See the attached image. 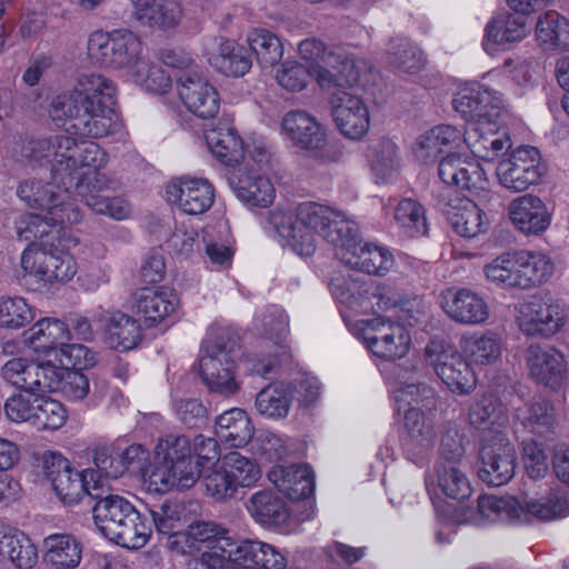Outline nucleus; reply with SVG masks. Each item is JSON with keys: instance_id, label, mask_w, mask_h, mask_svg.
Returning a JSON list of instances; mask_svg holds the SVG:
<instances>
[{"instance_id": "f257e3e1", "label": "nucleus", "mask_w": 569, "mask_h": 569, "mask_svg": "<svg viewBox=\"0 0 569 569\" xmlns=\"http://www.w3.org/2000/svg\"><path fill=\"white\" fill-rule=\"evenodd\" d=\"M116 103L113 82L101 74L79 78L72 91L57 96L49 108L53 121L70 136L52 138L51 179L58 189L71 191L80 176L74 171L79 142L74 137L102 138L110 133L112 106Z\"/></svg>"}, {"instance_id": "f03ea898", "label": "nucleus", "mask_w": 569, "mask_h": 569, "mask_svg": "<svg viewBox=\"0 0 569 569\" xmlns=\"http://www.w3.org/2000/svg\"><path fill=\"white\" fill-rule=\"evenodd\" d=\"M92 518L99 532L109 541L127 548L144 547L153 528L163 536H176L181 529L179 507L163 502L139 511L124 497L109 491L92 492Z\"/></svg>"}, {"instance_id": "7ed1b4c3", "label": "nucleus", "mask_w": 569, "mask_h": 569, "mask_svg": "<svg viewBox=\"0 0 569 569\" xmlns=\"http://www.w3.org/2000/svg\"><path fill=\"white\" fill-rule=\"evenodd\" d=\"M240 336L231 328H219L203 346L198 373L210 392L230 396L239 386L234 377L236 361L247 366L251 375L269 379L280 366L279 355H247L240 351Z\"/></svg>"}, {"instance_id": "20e7f679", "label": "nucleus", "mask_w": 569, "mask_h": 569, "mask_svg": "<svg viewBox=\"0 0 569 569\" xmlns=\"http://www.w3.org/2000/svg\"><path fill=\"white\" fill-rule=\"evenodd\" d=\"M200 476L199 463H193L190 441L186 436L168 435L159 441L150 475V483L157 491H168L173 487L189 489Z\"/></svg>"}, {"instance_id": "39448f33", "label": "nucleus", "mask_w": 569, "mask_h": 569, "mask_svg": "<svg viewBox=\"0 0 569 569\" xmlns=\"http://www.w3.org/2000/svg\"><path fill=\"white\" fill-rule=\"evenodd\" d=\"M23 270L19 280L30 291H42L54 282H66L76 274V262L71 256L54 249L28 247L21 256Z\"/></svg>"}, {"instance_id": "423d86ee", "label": "nucleus", "mask_w": 569, "mask_h": 569, "mask_svg": "<svg viewBox=\"0 0 569 569\" xmlns=\"http://www.w3.org/2000/svg\"><path fill=\"white\" fill-rule=\"evenodd\" d=\"M478 510L486 518L496 516L518 523H528L533 519L550 520L566 517L569 510V501L566 496L561 498L551 497L546 502L533 499L520 502L513 497L480 496L478 498Z\"/></svg>"}, {"instance_id": "0eeeda50", "label": "nucleus", "mask_w": 569, "mask_h": 569, "mask_svg": "<svg viewBox=\"0 0 569 569\" xmlns=\"http://www.w3.org/2000/svg\"><path fill=\"white\" fill-rule=\"evenodd\" d=\"M142 50L140 38L128 29L94 31L88 39L91 61L106 69L120 70L136 64Z\"/></svg>"}, {"instance_id": "6e6552de", "label": "nucleus", "mask_w": 569, "mask_h": 569, "mask_svg": "<svg viewBox=\"0 0 569 569\" xmlns=\"http://www.w3.org/2000/svg\"><path fill=\"white\" fill-rule=\"evenodd\" d=\"M43 468L54 492L66 506L77 505L84 495L90 497V491L99 490V487H94L92 482L98 478L96 472L91 469L78 471L67 458L58 452L44 453Z\"/></svg>"}, {"instance_id": "1a4fd4ad", "label": "nucleus", "mask_w": 569, "mask_h": 569, "mask_svg": "<svg viewBox=\"0 0 569 569\" xmlns=\"http://www.w3.org/2000/svg\"><path fill=\"white\" fill-rule=\"evenodd\" d=\"M432 200L457 234L475 238L486 231L483 211L469 197H462L457 189L437 187L432 191Z\"/></svg>"}, {"instance_id": "9d476101", "label": "nucleus", "mask_w": 569, "mask_h": 569, "mask_svg": "<svg viewBox=\"0 0 569 569\" xmlns=\"http://www.w3.org/2000/svg\"><path fill=\"white\" fill-rule=\"evenodd\" d=\"M565 308L553 298L533 296L518 307L517 323L530 338H550L566 325Z\"/></svg>"}, {"instance_id": "9b49d317", "label": "nucleus", "mask_w": 569, "mask_h": 569, "mask_svg": "<svg viewBox=\"0 0 569 569\" xmlns=\"http://www.w3.org/2000/svg\"><path fill=\"white\" fill-rule=\"evenodd\" d=\"M496 172L502 187L521 192L538 184L547 173V167L536 147L520 146L499 161Z\"/></svg>"}, {"instance_id": "f8f14e48", "label": "nucleus", "mask_w": 569, "mask_h": 569, "mask_svg": "<svg viewBox=\"0 0 569 569\" xmlns=\"http://www.w3.org/2000/svg\"><path fill=\"white\" fill-rule=\"evenodd\" d=\"M426 361L442 382L458 395H469L477 385L468 361L451 346L430 343L425 349Z\"/></svg>"}, {"instance_id": "ddd939ff", "label": "nucleus", "mask_w": 569, "mask_h": 569, "mask_svg": "<svg viewBox=\"0 0 569 569\" xmlns=\"http://www.w3.org/2000/svg\"><path fill=\"white\" fill-rule=\"evenodd\" d=\"M480 468L478 477L492 487L509 482L516 468V450L507 436L495 431L490 437H483L479 451Z\"/></svg>"}, {"instance_id": "4468645a", "label": "nucleus", "mask_w": 569, "mask_h": 569, "mask_svg": "<svg viewBox=\"0 0 569 569\" xmlns=\"http://www.w3.org/2000/svg\"><path fill=\"white\" fill-rule=\"evenodd\" d=\"M58 367L52 362H36L27 358H12L1 368V377L20 392L38 395L53 392Z\"/></svg>"}, {"instance_id": "2eb2a0df", "label": "nucleus", "mask_w": 569, "mask_h": 569, "mask_svg": "<svg viewBox=\"0 0 569 569\" xmlns=\"http://www.w3.org/2000/svg\"><path fill=\"white\" fill-rule=\"evenodd\" d=\"M335 254L346 266L368 274L382 276L393 264L392 254L386 248L362 243L358 239L355 223L351 226L350 234H346L337 247Z\"/></svg>"}, {"instance_id": "dca6fc26", "label": "nucleus", "mask_w": 569, "mask_h": 569, "mask_svg": "<svg viewBox=\"0 0 569 569\" xmlns=\"http://www.w3.org/2000/svg\"><path fill=\"white\" fill-rule=\"evenodd\" d=\"M438 174L443 183L441 187H456L473 197H482L488 192L489 182L480 163L459 153L449 152L441 158Z\"/></svg>"}, {"instance_id": "f3484780", "label": "nucleus", "mask_w": 569, "mask_h": 569, "mask_svg": "<svg viewBox=\"0 0 569 569\" xmlns=\"http://www.w3.org/2000/svg\"><path fill=\"white\" fill-rule=\"evenodd\" d=\"M177 89L183 104L197 117L211 119L219 112V93L201 70H190L179 74Z\"/></svg>"}, {"instance_id": "a211bd4d", "label": "nucleus", "mask_w": 569, "mask_h": 569, "mask_svg": "<svg viewBox=\"0 0 569 569\" xmlns=\"http://www.w3.org/2000/svg\"><path fill=\"white\" fill-rule=\"evenodd\" d=\"M298 223L306 226L310 231L318 232L335 250L346 234H350L353 222L346 220L340 213L316 202L299 204L297 209Z\"/></svg>"}, {"instance_id": "6ab92c4d", "label": "nucleus", "mask_w": 569, "mask_h": 569, "mask_svg": "<svg viewBox=\"0 0 569 569\" xmlns=\"http://www.w3.org/2000/svg\"><path fill=\"white\" fill-rule=\"evenodd\" d=\"M452 103L455 110L470 123H495L502 107V99L498 92L477 84L461 89Z\"/></svg>"}, {"instance_id": "aec40b11", "label": "nucleus", "mask_w": 569, "mask_h": 569, "mask_svg": "<svg viewBox=\"0 0 569 569\" xmlns=\"http://www.w3.org/2000/svg\"><path fill=\"white\" fill-rule=\"evenodd\" d=\"M332 117L340 132L351 139H361L369 130V111L362 99L349 91L333 93Z\"/></svg>"}, {"instance_id": "412c9836", "label": "nucleus", "mask_w": 569, "mask_h": 569, "mask_svg": "<svg viewBox=\"0 0 569 569\" xmlns=\"http://www.w3.org/2000/svg\"><path fill=\"white\" fill-rule=\"evenodd\" d=\"M525 360L530 377L537 382L552 390L562 385L566 373L565 357L555 348L532 343L526 349Z\"/></svg>"}, {"instance_id": "4be33fe9", "label": "nucleus", "mask_w": 569, "mask_h": 569, "mask_svg": "<svg viewBox=\"0 0 569 569\" xmlns=\"http://www.w3.org/2000/svg\"><path fill=\"white\" fill-rule=\"evenodd\" d=\"M62 211L53 210V213H29L20 219L17 226V234L21 240L29 241L28 247L37 249H54L60 244V229L63 223Z\"/></svg>"}, {"instance_id": "5701e85b", "label": "nucleus", "mask_w": 569, "mask_h": 569, "mask_svg": "<svg viewBox=\"0 0 569 569\" xmlns=\"http://www.w3.org/2000/svg\"><path fill=\"white\" fill-rule=\"evenodd\" d=\"M169 200L177 202L188 214H201L214 200V189L206 179L180 178L167 187Z\"/></svg>"}, {"instance_id": "b1692460", "label": "nucleus", "mask_w": 569, "mask_h": 569, "mask_svg": "<svg viewBox=\"0 0 569 569\" xmlns=\"http://www.w3.org/2000/svg\"><path fill=\"white\" fill-rule=\"evenodd\" d=\"M441 306L451 319L463 325H480L489 317L487 302L469 289L446 290Z\"/></svg>"}, {"instance_id": "393cba45", "label": "nucleus", "mask_w": 569, "mask_h": 569, "mask_svg": "<svg viewBox=\"0 0 569 569\" xmlns=\"http://www.w3.org/2000/svg\"><path fill=\"white\" fill-rule=\"evenodd\" d=\"M268 479L292 501L310 498L315 492V475L308 465L273 466Z\"/></svg>"}, {"instance_id": "a878e982", "label": "nucleus", "mask_w": 569, "mask_h": 569, "mask_svg": "<svg viewBox=\"0 0 569 569\" xmlns=\"http://www.w3.org/2000/svg\"><path fill=\"white\" fill-rule=\"evenodd\" d=\"M229 183L238 199L250 207L267 208L273 202V184L256 169L239 168L229 178Z\"/></svg>"}, {"instance_id": "bb28decb", "label": "nucleus", "mask_w": 569, "mask_h": 569, "mask_svg": "<svg viewBox=\"0 0 569 569\" xmlns=\"http://www.w3.org/2000/svg\"><path fill=\"white\" fill-rule=\"evenodd\" d=\"M512 223L525 234H539L550 224V213L545 202L536 196L525 194L508 207Z\"/></svg>"}, {"instance_id": "cd10ccee", "label": "nucleus", "mask_w": 569, "mask_h": 569, "mask_svg": "<svg viewBox=\"0 0 569 569\" xmlns=\"http://www.w3.org/2000/svg\"><path fill=\"white\" fill-rule=\"evenodd\" d=\"M282 128L293 144L303 150H321L327 144L325 128L305 111H290L282 119Z\"/></svg>"}, {"instance_id": "c85d7f7f", "label": "nucleus", "mask_w": 569, "mask_h": 569, "mask_svg": "<svg viewBox=\"0 0 569 569\" xmlns=\"http://www.w3.org/2000/svg\"><path fill=\"white\" fill-rule=\"evenodd\" d=\"M133 307L137 313L141 315L148 327L162 322L173 313L178 306L176 293L164 287L140 288L134 295Z\"/></svg>"}, {"instance_id": "c756f323", "label": "nucleus", "mask_w": 569, "mask_h": 569, "mask_svg": "<svg viewBox=\"0 0 569 569\" xmlns=\"http://www.w3.org/2000/svg\"><path fill=\"white\" fill-rule=\"evenodd\" d=\"M528 33L527 18L513 12H500L486 26L482 47L493 53L498 47L522 40Z\"/></svg>"}, {"instance_id": "7c9ffc66", "label": "nucleus", "mask_w": 569, "mask_h": 569, "mask_svg": "<svg viewBox=\"0 0 569 569\" xmlns=\"http://www.w3.org/2000/svg\"><path fill=\"white\" fill-rule=\"evenodd\" d=\"M405 436L401 438L403 450L411 459L426 453L435 443L436 431L432 421L421 409L411 407L403 417Z\"/></svg>"}, {"instance_id": "2f4dec72", "label": "nucleus", "mask_w": 569, "mask_h": 569, "mask_svg": "<svg viewBox=\"0 0 569 569\" xmlns=\"http://www.w3.org/2000/svg\"><path fill=\"white\" fill-rule=\"evenodd\" d=\"M370 351L382 359L396 360L405 357L410 347L411 337L399 322L382 323L377 333L366 338Z\"/></svg>"}, {"instance_id": "473e14b6", "label": "nucleus", "mask_w": 569, "mask_h": 569, "mask_svg": "<svg viewBox=\"0 0 569 569\" xmlns=\"http://www.w3.org/2000/svg\"><path fill=\"white\" fill-rule=\"evenodd\" d=\"M104 335L110 348L122 352L134 349L142 340L139 321L122 311H114L106 317Z\"/></svg>"}, {"instance_id": "72a5a7b5", "label": "nucleus", "mask_w": 569, "mask_h": 569, "mask_svg": "<svg viewBox=\"0 0 569 569\" xmlns=\"http://www.w3.org/2000/svg\"><path fill=\"white\" fill-rule=\"evenodd\" d=\"M0 557L19 569H31L38 561V549L22 531L0 526Z\"/></svg>"}, {"instance_id": "f704fd0d", "label": "nucleus", "mask_w": 569, "mask_h": 569, "mask_svg": "<svg viewBox=\"0 0 569 569\" xmlns=\"http://www.w3.org/2000/svg\"><path fill=\"white\" fill-rule=\"evenodd\" d=\"M247 509L251 517L264 527L279 528L290 518L283 499L270 489L254 492L247 502Z\"/></svg>"}, {"instance_id": "c9c22d12", "label": "nucleus", "mask_w": 569, "mask_h": 569, "mask_svg": "<svg viewBox=\"0 0 569 569\" xmlns=\"http://www.w3.org/2000/svg\"><path fill=\"white\" fill-rule=\"evenodd\" d=\"M182 17L181 6L176 1L167 0L156 2L149 9L141 11L136 22L151 34L168 37L176 32Z\"/></svg>"}, {"instance_id": "e433bc0d", "label": "nucleus", "mask_w": 569, "mask_h": 569, "mask_svg": "<svg viewBox=\"0 0 569 569\" xmlns=\"http://www.w3.org/2000/svg\"><path fill=\"white\" fill-rule=\"evenodd\" d=\"M490 124L486 121L469 123L465 130V143L476 157L485 161H493L511 147L509 137H501L493 130L486 131Z\"/></svg>"}, {"instance_id": "4c0bfd02", "label": "nucleus", "mask_w": 569, "mask_h": 569, "mask_svg": "<svg viewBox=\"0 0 569 569\" xmlns=\"http://www.w3.org/2000/svg\"><path fill=\"white\" fill-rule=\"evenodd\" d=\"M206 141L213 156L227 166H234L244 158L243 141L227 122L207 130Z\"/></svg>"}, {"instance_id": "58836bf2", "label": "nucleus", "mask_w": 569, "mask_h": 569, "mask_svg": "<svg viewBox=\"0 0 569 569\" xmlns=\"http://www.w3.org/2000/svg\"><path fill=\"white\" fill-rule=\"evenodd\" d=\"M43 560L57 569H74L82 559V545L71 533H53L43 539Z\"/></svg>"}, {"instance_id": "ea45409f", "label": "nucleus", "mask_w": 569, "mask_h": 569, "mask_svg": "<svg viewBox=\"0 0 569 569\" xmlns=\"http://www.w3.org/2000/svg\"><path fill=\"white\" fill-rule=\"evenodd\" d=\"M68 339L66 322L56 318H42L23 332L24 342L34 351L43 353L61 348Z\"/></svg>"}, {"instance_id": "a19ab883", "label": "nucleus", "mask_w": 569, "mask_h": 569, "mask_svg": "<svg viewBox=\"0 0 569 569\" xmlns=\"http://www.w3.org/2000/svg\"><path fill=\"white\" fill-rule=\"evenodd\" d=\"M54 186L57 187L53 181L44 183L36 179L24 180L19 184L17 194L31 208L51 213L53 210L64 211L70 206L66 204L61 194L53 190Z\"/></svg>"}, {"instance_id": "79ce46f5", "label": "nucleus", "mask_w": 569, "mask_h": 569, "mask_svg": "<svg viewBox=\"0 0 569 569\" xmlns=\"http://www.w3.org/2000/svg\"><path fill=\"white\" fill-rule=\"evenodd\" d=\"M216 435L230 447L240 448L252 438L253 427L244 410L233 408L216 419Z\"/></svg>"}, {"instance_id": "37998d69", "label": "nucleus", "mask_w": 569, "mask_h": 569, "mask_svg": "<svg viewBox=\"0 0 569 569\" xmlns=\"http://www.w3.org/2000/svg\"><path fill=\"white\" fill-rule=\"evenodd\" d=\"M298 51L301 59L313 63L323 62L329 67H336V62L341 61L342 73L346 72L348 81H356L359 77L351 57L342 52L329 50L328 46L318 38L302 40L298 46Z\"/></svg>"}, {"instance_id": "c03bdc74", "label": "nucleus", "mask_w": 569, "mask_h": 569, "mask_svg": "<svg viewBox=\"0 0 569 569\" xmlns=\"http://www.w3.org/2000/svg\"><path fill=\"white\" fill-rule=\"evenodd\" d=\"M536 36L545 50L566 51L569 40V20L557 11H547L537 21Z\"/></svg>"}, {"instance_id": "a18cd8bd", "label": "nucleus", "mask_w": 569, "mask_h": 569, "mask_svg": "<svg viewBox=\"0 0 569 569\" xmlns=\"http://www.w3.org/2000/svg\"><path fill=\"white\" fill-rule=\"evenodd\" d=\"M214 68L228 77H242L252 67L249 49L233 40H224L219 46V53L213 57Z\"/></svg>"}, {"instance_id": "49530a36", "label": "nucleus", "mask_w": 569, "mask_h": 569, "mask_svg": "<svg viewBox=\"0 0 569 569\" xmlns=\"http://www.w3.org/2000/svg\"><path fill=\"white\" fill-rule=\"evenodd\" d=\"M93 463L96 468H90L91 471L97 473V479H93L94 487H99L97 492L109 491L110 488L106 487L108 479H118L126 473V467L120 457V447L118 446H102L93 451Z\"/></svg>"}, {"instance_id": "de8ad7c7", "label": "nucleus", "mask_w": 569, "mask_h": 569, "mask_svg": "<svg viewBox=\"0 0 569 569\" xmlns=\"http://www.w3.org/2000/svg\"><path fill=\"white\" fill-rule=\"evenodd\" d=\"M292 399V391L283 383H271L262 388L256 396L257 411L267 418L287 417Z\"/></svg>"}, {"instance_id": "09e8293b", "label": "nucleus", "mask_w": 569, "mask_h": 569, "mask_svg": "<svg viewBox=\"0 0 569 569\" xmlns=\"http://www.w3.org/2000/svg\"><path fill=\"white\" fill-rule=\"evenodd\" d=\"M520 270L518 286L520 289H530L547 281L553 272L552 262L543 254L529 251L517 252Z\"/></svg>"}, {"instance_id": "8fccbe9b", "label": "nucleus", "mask_w": 569, "mask_h": 569, "mask_svg": "<svg viewBox=\"0 0 569 569\" xmlns=\"http://www.w3.org/2000/svg\"><path fill=\"white\" fill-rule=\"evenodd\" d=\"M249 52L256 54L261 68L277 64L283 56V46L280 39L267 29H254L247 38Z\"/></svg>"}, {"instance_id": "3c124183", "label": "nucleus", "mask_w": 569, "mask_h": 569, "mask_svg": "<svg viewBox=\"0 0 569 569\" xmlns=\"http://www.w3.org/2000/svg\"><path fill=\"white\" fill-rule=\"evenodd\" d=\"M501 340L493 332H487L481 336L473 335L467 338L462 349L467 358L477 365H491L496 362L501 355Z\"/></svg>"}, {"instance_id": "603ef678", "label": "nucleus", "mask_w": 569, "mask_h": 569, "mask_svg": "<svg viewBox=\"0 0 569 569\" xmlns=\"http://www.w3.org/2000/svg\"><path fill=\"white\" fill-rule=\"evenodd\" d=\"M438 483L443 493L455 500H465L471 495V487L467 476L457 465H447L437 461L435 465Z\"/></svg>"}, {"instance_id": "864d4df0", "label": "nucleus", "mask_w": 569, "mask_h": 569, "mask_svg": "<svg viewBox=\"0 0 569 569\" xmlns=\"http://www.w3.org/2000/svg\"><path fill=\"white\" fill-rule=\"evenodd\" d=\"M395 219L409 237L428 233V222L423 206L411 198H405L396 207Z\"/></svg>"}, {"instance_id": "5fc2aeb1", "label": "nucleus", "mask_w": 569, "mask_h": 569, "mask_svg": "<svg viewBox=\"0 0 569 569\" xmlns=\"http://www.w3.org/2000/svg\"><path fill=\"white\" fill-rule=\"evenodd\" d=\"M516 418L526 429L538 435L553 429V409L546 400L533 401L517 408Z\"/></svg>"}, {"instance_id": "6e6d98bb", "label": "nucleus", "mask_w": 569, "mask_h": 569, "mask_svg": "<svg viewBox=\"0 0 569 569\" xmlns=\"http://www.w3.org/2000/svg\"><path fill=\"white\" fill-rule=\"evenodd\" d=\"M34 402L33 427L57 430L66 423L67 411L60 401L38 393L34 396Z\"/></svg>"}, {"instance_id": "4d7b16f0", "label": "nucleus", "mask_w": 569, "mask_h": 569, "mask_svg": "<svg viewBox=\"0 0 569 569\" xmlns=\"http://www.w3.org/2000/svg\"><path fill=\"white\" fill-rule=\"evenodd\" d=\"M34 319V310L22 297L0 298V328L21 329Z\"/></svg>"}, {"instance_id": "13d9d810", "label": "nucleus", "mask_w": 569, "mask_h": 569, "mask_svg": "<svg viewBox=\"0 0 569 569\" xmlns=\"http://www.w3.org/2000/svg\"><path fill=\"white\" fill-rule=\"evenodd\" d=\"M136 83L154 93H166L171 88L170 76L158 64L138 60L133 72Z\"/></svg>"}, {"instance_id": "bf43d9fd", "label": "nucleus", "mask_w": 569, "mask_h": 569, "mask_svg": "<svg viewBox=\"0 0 569 569\" xmlns=\"http://www.w3.org/2000/svg\"><path fill=\"white\" fill-rule=\"evenodd\" d=\"M92 173L94 174L93 179L79 181L78 186H73L71 191L66 192H74L81 198V202L93 212L101 214V212L108 208L107 201L110 196L108 194V190L101 188L104 182V177L97 172Z\"/></svg>"}, {"instance_id": "052dcab7", "label": "nucleus", "mask_w": 569, "mask_h": 569, "mask_svg": "<svg viewBox=\"0 0 569 569\" xmlns=\"http://www.w3.org/2000/svg\"><path fill=\"white\" fill-rule=\"evenodd\" d=\"M92 173L94 174L93 179L79 181L78 186H73L71 191L66 192H74L81 198V202L93 212L101 214V212L108 208L107 201L110 196L108 194V190L101 188L104 182V177L97 172Z\"/></svg>"}, {"instance_id": "680f3d73", "label": "nucleus", "mask_w": 569, "mask_h": 569, "mask_svg": "<svg viewBox=\"0 0 569 569\" xmlns=\"http://www.w3.org/2000/svg\"><path fill=\"white\" fill-rule=\"evenodd\" d=\"M498 401L492 395H482L476 399L469 408V422L478 430H490L492 435L496 430L493 427L499 419Z\"/></svg>"}, {"instance_id": "e2e57ef3", "label": "nucleus", "mask_w": 569, "mask_h": 569, "mask_svg": "<svg viewBox=\"0 0 569 569\" xmlns=\"http://www.w3.org/2000/svg\"><path fill=\"white\" fill-rule=\"evenodd\" d=\"M391 50L390 63L401 71L413 73L425 66L422 51L406 39L392 41Z\"/></svg>"}, {"instance_id": "0e129e2a", "label": "nucleus", "mask_w": 569, "mask_h": 569, "mask_svg": "<svg viewBox=\"0 0 569 569\" xmlns=\"http://www.w3.org/2000/svg\"><path fill=\"white\" fill-rule=\"evenodd\" d=\"M211 551H204L188 563V569H233L229 538L213 540Z\"/></svg>"}, {"instance_id": "69168bd1", "label": "nucleus", "mask_w": 569, "mask_h": 569, "mask_svg": "<svg viewBox=\"0 0 569 569\" xmlns=\"http://www.w3.org/2000/svg\"><path fill=\"white\" fill-rule=\"evenodd\" d=\"M56 382L54 391H61L66 398L73 401L84 399L90 390V379L80 370L58 368Z\"/></svg>"}, {"instance_id": "338daca9", "label": "nucleus", "mask_w": 569, "mask_h": 569, "mask_svg": "<svg viewBox=\"0 0 569 569\" xmlns=\"http://www.w3.org/2000/svg\"><path fill=\"white\" fill-rule=\"evenodd\" d=\"M206 493L217 502L230 500L236 497L238 482L227 469L212 470L203 477Z\"/></svg>"}, {"instance_id": "774afa93", "label": "nucleus", "mask_w": 569, "mask_h": 569, "mask_svg": "<svg viewBox=\"0 0 569 569\" xmlns=\"http://www.w3.org/2000/svg\"><path fill=\"white\" fill-rule=\"evenodd\" d=\"M224 463L239 487H251L260 479V469L256 461L237 451L230 452L226 457Z\"/></svg>"}]
</instances>
